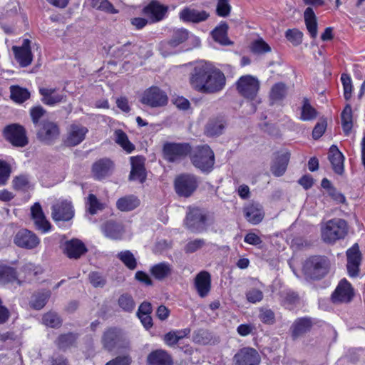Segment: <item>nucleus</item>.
<instances>
[{
    "label": "nucleus",
    "mask_w": 365,
    "mask_h": 365,
    "mask_svg": "<svg viewBox=\"0 0 365 365\" xmlns=\"http://www.w3.org/2000/svg\"><path fill=\"white\" fill-rule=\"evenodd\" d=\"M117 257L130 269L133 270L137 267V261L133 254L129 251H122L117 255Z\"/></svg>",
    "instance_id": "obj_51"
},
{
    "label": "nucleus",
    "mask_w": 365,
    "mask_h": 365,
    "mask_svg": "<svg viewBox=\"0 0 365 365\" xmlns=\"http://www.w3.org/2000/svg\"><path fill=\"white\" fill-rule=\"evenodd\" d=\"M214 222L213 214L207 215L199 208H193L187 214L185 225L192 232H202Z\"/></svg>",
    "instance_id": "obj_6"
},
{
    "label": "nucleus",
    "mask_w": 365,
    "mask_h": 365,
    "mask_svg": "<svg viewBox=\"0 0 365 365\" xmlns=\"http://www.w3.org/2000/svg\"><path fill=\"white\" fill-rule=\"evenodd\" d=\"M228 24L222 21L212 31V36L213 39L222 45H230L232 42L227 37Z\"/></svg>",
    "instance_id": "obj_39"
},
{
    "label": "nucleus",
    "mask_w": 365,
    "mask_h": 365,
    "mask_svg": "<svg viewBox=\"0 0 365 365\" xmlns=\"http://www.w3.org/2000/svg\"><path fill=\"white\" fill-rule=\"evenodd\" d=\"M195 288L201 297L207 295L211 287V277L206 271H202L197 274L195 279Z\"/></svg>",
    "instance_id": "obj_32"
},
{
    "label": "nucleus",
    "mask_w": 365,
    "mask_h": 365,
    "mask_svg": "<svg viewBox=\"0 0 365 365\" xmlns=\"http://www.w3.org/2000/svg\"><path fill=\"white\" fill-rule=\"evenodd\" d=\"M118 304L123 311L128 313L132 312L135 307V302L133 297L128 293L123 294L119 297Z\"/></svg>",
    "instance_id": "obj_50"
},
{
    "label": "nucleus",
    "mask_w": 365,
    "mask_h": 365,
    "mask_svg": "<svg viewBox=\"0 0 365 365\" xmlns=\"http://www.w3.org/2000/svg\"><path fill=\"white\" fill-rule=\"evenodd\" d=\"M173 266L168 262L157 263L150 268V274L158 281H163L172 275Z\"/></svg>",
    "instance_id": "obj_30"
},
{
    "label": "nucleus",
    "mask_w": 365,
    "mask_h": 365,
    "mask_svg": "<svg viewBox=\"0 0 365 365\" xmlns=\"http://www.w3.org/2000/svg\"><path fill=\"white\" fill-rule=\"evenodd\" d=\"M76 339L77 336L75 334L69 332L61 334L55 343L59 349L64 351L71 346L76 341Z\"/></svg>",
    "instance_id": "obj_48"
},
{
    "label": "nucleus",
    "mask_w": 365,
    "mask_h": 365,
    "mask_svg": "<svg viewBox=\"0 0 365 365\" xmlns=\"http://www.w3.org/2000/svg\"><path fill=\"white\" fill-rule=\"evenodd\" d=\"M51 216L54 221H68L74 216L72 204L63 200L58 202L51 207Z\"/></svg>",
    "instance_id": "obj_18"
},
{
    "label": "nucleus",
    "mask_w": 365,
    "mask_h": 365,
    "mask_svg": "<svg viewBox=\"0 0 365 365\" xmlns=\"http://www.w3.org/2000/svg\"><path fill=\"white\" fill-rule=\"evenodd\" d=\"M285 37L294 46H298L302 42L303 33L297 29H288L285 32Z\"/></svg>",
    "instance_id": "obj_56"
},
{
    "label": "nucleus",
    "mask_w": 365,
    "mask_h": 365,
    "mask_svg": "<svg viewBox=\"0 0 365 365\" xmlns=\"http://www.w3.org/2000/svg\"><path fill=\"white\" fill-rule=\"evenodd\" d=\"M132 358L129 354L120 355L109 361L106 365H130Z\"/></svg>",
    "instance_id": "obj_64"
},
{
    "label": "nucleus",
    "mask_w": 365,
    "mask_h": 365,
    "mask_svg": "<svg viewBox=\"0 0 365 365\" xmlns=\"http://www.w3.org/2000/svg\"><path fill=\"white\" fill-rule=\"evenodd\" d=\"M348 232V225L346 220L341 218H334L329 220L322 229V240L327 243H334L343 239Z\"/></svg>",
    "instance_id": "obj_4"
},
{
    "label": "nucleus",
    "mask_w": 365,
    "mask_h": 365,
    "mask_svg": "<svg viewBox=\"0 0 365 365\" xmlns=\"http://www.w3.org/2000/svg\"><path fill=\"white\" fill-rule=\"evenodd\" d=\"M46 112V110L41 106H34L30 109L31 120L36 128L41 123L40 119L45 115Z\"/></svg>",
    "instance_id": "obj_58"
},
{
    "label": "nucleus",
    "mask_w": 365,
    "mask_h": 365,
    "mask_svg": "<svg viewBox=\"0 0 365 365\" xmlns=\"http://www.w3.org/2000/svg\"><path fill=\"white\" fill-rule=\"evenodd\" d=\"M287 95V86L282 82L274 84L269 93L271 104L282 101Z\"/></svg>",
    "instance_id": "obj_38"
},
{
    "label": "nucleus",
    "mask_w": 365,
    "mask_h": 365,
    "mask_svg": "<svg viewBox=\"0 0 365 365\" xmlns=\"http://www.w3.org/2000/svg\"><path fill=\"white\" fill-rule=\"evenodd\" d=\"M205 242L203 239H195L194 240L188 242L184 247V251L185 253H193L200 249Z\"/></svg>",
    "instance_id": "obj_63"
},
{
    "label": "nucleus",
    "mask_w": 365,
    "mask_h": 365,
    "mask_svg": "<svg viewBox=\"0 0 365 365\" xmlns=\"http://www.w3.org/2000/svg\"><path fill=\"white\" fill-rule=\"evenodd\" d=\"M31 214L36 228L45 233L50 230L51 224L46 220L39 202H35L31 207Z\"/></svg>",
    "instance_id": "obj_25"
},
{
    "label": "nucleus",
    "mask_w": 365,
    "mask_h": 365,
    "mask_svg": "<svg viewBox=\"0 0 365 365\" xmlns=\"http://www.w3.org/2000/svg\"><path fill=\"white\" fill-rule=\"evenodd\" d=\"M251 50L255 53H264L271 51V48L262 38H259L252 43Z\"/></svg>",
    "instance_id": "obj_61"
},
{
    "label": "nucleus",
    "mask_w": 365,
    "mask_h": 365,
    "mask_svg": "<svg viewBox=\"0 0 365 365\" xmlns=\"http://www.w3.org/2000/svg\"><path fill=\"white\" fill-rule=\"evenodd\" d=\"M14 243L19 247L33 250L39 245L40 240L33 232L27 229H21L15 235Z\"/></svg>",
    "instance_id": "obj_15"
},
{
    "label": "nucleus",
    "mask_w": 365,
    "mask_h": 365,
    "mask_svg": "<svg viewBox=\"0 0 365 365\" xmlns=\"http://www.w3.org/2000/svg\"><path fill=\"white\" fill-rule=\"evenodd\" d=\"M231 5L230 0H217L216 6V14L220 17H227L230 14Z\"/></svg>",
    "instance_id": "obj_57"
},
{
    "label": "nucleus",
    "mask_w": 365,
    "mask_h": 365,
    "mask_svg": "<svg viewBox=\"0 0 365 365\" xmlns=\"http://www.w3.org/2000/svg\"><path fill=\"white\" fill-rule=\"evenodd\" d=\"M341 81L344 88V97L346 101H349L351 97L353 85L350 76L347 73H342Z\"/></svg>",
    "instance_id": "obj_54"
},
{
    "label": "nucleus",
    "mask_w": 365,
    "mask_h": 365,
    "mask_svg": "<svg viewBox=\"0 0 365 365\" xmlns=\"http://www.w3.org/2000/svg\"><path fill=\"white\" fill-rule=\"evenodd\" d=\"M189 83L195 91L204 94H215L225 88L226 78L220 69L210 63L202 61L192 69Z\"/></svg>",
    "instance_id": "obj_1"
},
{
    "label": "nucleus",
    "mask_w": 365,
    "mask_h": 365,
    "mask_svg": "<svg viewBox=\"0 0 365 365\" xmlns=\"http://www.w3.org/2000/svg\"><path fill=\"white\" fill-rule=\"evenodd\" d=\"M140 205L139 199L134 195H128L118 199L116 202L117 208L123 212L131 211Z\"/></svg>",
    "instance_id": "obj_40"
},
{
    "label": "nucleus",
    "mask_w": 365,
    "mask_h": 365,
    "mask_svg": "<svg viewBox=\"0 0 365 365\" xmlns=\"http://www.w3.org/2000/svg\"><path fill=\"white\" fill-rule=\"evenodd\" d=\"M113 170V162L107 158L96 161L92 165V173L93 178L97 180H102L110 176Z\"/></svg>",
    "instance_id": "obj_21"
},
{
    "label": "nucleus",
    "mask_w": 365,
    "mask_h": 365,
    "mask_svg": "<svg viewBox=\"0 0 365 365\" xmlns=\"http://www.w3.org/2000/svg\"><path fill=\"white\" fill-rule=\"evenodd\" d=\"M103 234L110 239H120L124 233V227L122 223L114 220H108L101 227Z\"/></svg>",
    "instance_id": "obj_31"
},
{
    "label": "nucleus",
    "mask_w": 365,
    "mask_h": 365,
    "mask_svg": "<svg viewBox=\"0 0 365 365\" xmlns=\"http://www.w3.org/2000/svg\"><path fill=\"white\" fill-rule=\"evenodd\" d=\"M247 220L252 225L259 224L264 218V213L259 204H251L244 210Z\"/></svg>",
    "instance_id": "obj_35"
},
{
    "label": "nucleus",
    "mask_w": 365,
    "mask_h": 365,
    "mask_svg": "<svg viewBox=\"0 0 365 365\" xmlns=\"http://www.w3.org/2000/svg\"><path fill=\"white\" fill-rule=\"evenodd\" d=\"M328 158L335 173L342 175L344 172V156L337 146L332 145L329 150Z\"/></svg>",
    "instance_id": "obj_27"
},
{
    "label": "nucleus",
    "mask_w": 365,
    "mask_h": 365,
    "mask_svg": "<svg viewBox=\"0 0 365 365\" xmlns=\"http://www.w3.org/2000/svg\"><path fill=\"white\" fill-rule=\"evenodd\" d=\"M88 132L86 127L83 125L72 124L68 133L65 143L68 146H76L80 144L86 138Z\"/></svg>",
    "instance_id": "obj_26"
},
{
    "label": "nucleus",
    "mask_w": 365,
    "mask_h": 365,
    "mask_svg": "<svg viewBox=\"0 0 365 365\" xmlns=\"http://www.w3.org/2000/svg\"><path fill=\"white\" fill-rule=\"evenodd\" d=\"M346 257V268L349 275L351 277H355L359 274V266L361 262V254L358 244H354L347 250Z\"/></svg>",
    "instance_id": "obj_20"
},
{
    "label": "nucleus",
    "mask_w": 365,
    "mask_h": 365,
    "mask_svg": "<svg viewBox=\"0 0 365 365\" xmlns=\"http://www.w3.org/2000/svg\"><path fill=\"white\" fill-rule=\"evenodd\" d=\"M50 296L51 292L49 290L42 291L34 294L31 301V307L36 310L42 309L46 305Z\"/></svg>",
    "instance_id": "obj_47"
},
{
    "label": "nucleus",
    "mask_w": 365,
    "mask_h": 365,
    "mask_svg": "<svg viewBox=\"0 0 365 365\" xmlns=\"http://www.w3.org/2000/svg\"><path fill=\"white\" fill-rule=\"evenodd\" d=\"M282 304L287 309L292 310L299 304V297L295 292L289 290L281 294Z\"/></svg>",
    "instance_id": "obj_46"
},
{
    "label": "nucleus",
    "mask_w": 365,
    "mask_h": 365,
    "mask_svg": "<svg viewBox=\"0 0 365 365\" xmlns=\"http://www.w3.org/2000/svg\"><path fill=\"white\" fill-rule=\"evenodd\" d=\"M13 187L16 190L26 192L31 187L29 177L27 175H19L14 178Z\"/></svg>",
    "instance_id": "obj_52"
},
{
    "label": "nucleus",
    "mask_w": 365,
    "mask_h": 365,
    "mask_svg": "<svg viewBox=\"0 0 365 365\" xmlns=\"http://www.w3.org/2000/svg\"><path fill=\"white\" fill-rule=\"evenodd\" d=\"M190 333V329L172 330L166 333L163 336V341L166 345L170 347L175 346L181 339L188 336Z\"/></svg>",
    "instance_id": "obj_37"
},
{
    "label": "nucleus",
    "mask_w": 365,
    "mask_h": 365,
    "mask_svg": "<svg viewBox=\"0 0 365 365\" xmlns=\"http://www.w3.org/2000/svg\"><path fill=\"white\" fill-rule=\"evenodd\" d=\"M312 327L310 319L307 317L299 318L294 321L292 325V336L294 339L302 336L309 331Z\"/></svg>",
    "instance_id": "obj_36"
},
{
    "label": "nucleus",
    "mask_w": 365,
    "mask_h": 365,
    "mask_svg": "<svg viewBox=\"0 0 365 365\" xmlns=\"http://www.w3.org/2000/svg\"><path fill=\"white\" fill-rule=\"evenodd\" d=\"M239 93L243 97L253 100L259 89L258 79L251 75L241 76L236 83Z\"/></svg>",
    "instance_id": "obj_12"
},
{
    "label": "nucleus",
    "mask_w": 365,
    "mask_h": 365,
    "mask_svg": "<svg viewBox=\"0 0 365 365\" xmlns=\"http://www.w3.org/2000/svg\"><path fill=\"white\" fill-rule=\"evenodd\" d=\"M103 348L108 352L129 351L130 340L126 334L120 328L109 327L101 337Z\"/></svg>",
    "instance_id": "obj_2"
},
{
    "label": "nucleus",
    "mask_w": 365,
    "mask_h": 365,
    "mask_svg": "<svg viewBox=\"0 0 365 365\" xmlns=\"http://www.w3.org/2000/svg\"><path fill=\"white\" fill-rule=\"evenodd\" d=\"M56 88H40L39 93L42 96L41 101L48 106H54L61 102H65L66 96L56 94Z\"/></svg>",
    "instance_id": "obj_34"
},
{
    "label": "nucleus",
    "mask_w": 365,
    "mask_h": 365,
    "mask_svg": "<svg viewBox=\"0 0 365 365\" xmlns=\"http://www.w3.org/2000/svg\"><path fill=\"white\" fill-rule=\"evenodd\" d=\"M259 318L260 321L266 324H273L275 323L274 312L268 308L262 307L259 309Z\"/></svg>",
    "instance_id": "obj_55"
},
{
    "label": "nucleus",
    "mask_w": 365,
    "mask_h": 365,
    "mask_svg": "<svg viewBox=\"0 0 365 365\" xmlns=\"http://www.w3.org/2000/svg\"><path fill=\"white\" fill-rule=\"evenodd\" d=\"M190 159L193 165L202 173H209L213 169L215 154L207 145L197 147Z\"/></svg>",
    "instance_id": "obj_5"
},
{
    "label": "nucleus",
    "mask_w": 365,
    "mask_h": 365,
    "mask_svg": "<svg viewBox=\"0 0 365 365\" xmlns=\"http://www.w3.org/2000/svg\"><path fill=\"white\" fill-rule=\"evenodd\" d=\"M290 158V153L284 152L278 154L273 160L270 170L272 173L277 177L284 175L285 173Z\"/></svg>",
    "instance_id": "obj_29"
},
{
    "label": "nucleus",
    "mask_w": 365,
    "mask_h": 365,
    "mask_svg": "<svg viewBox=\"0 0 365 365\" xmlns=\"http://www.w3.org/2000/svg\"><path fill=\"white\" fill-rule=\"evenodd\" d=\"M210 14L205 10L185 7L180 12V19L184 22L199 24L205 21Z\"/></svg>",
    "instance_id": "obj_24"
},
{
    "label": "nucleus",
    "mask_w": 365,
    "mask_h": 365,
    "mask_svg": "<svg viewBox=\"0 0 365 365\" xmlns=\"http://www.w3.org/2000/svg\"><path fill=\"white\" fill-rule=\"evenodd\" d=\"M168 98L165 92L157 86L146 89L141 98L140 102L151 108L162 107L167 105Z\"/></svg>",
    "instance_id": "obj_13"
},
{
    "label": "nucleus",
    "mask_w": 365,
    "mask_h": 365,
    "mask_svg": "<svg viewBox=\"0 0 365 365\" xmlns=\"http://www.w3.org/2000/svg\"><path fill=\"white\" fill-rule=\"evenodd\" d=\"M167 11V6H165L155 1H151L143 9L144 14L149 17L153 22H157L162 20Z\"/></svg>",
    "instance_id": "obj_28"
},
{
    "label": "nucleus",
    "mask_w": 365,
    "mask_h": 365,
    "mask_svg": "<svg viewBox=\"0 0 365 365\" xmlns=\"http://www.w3.org/2000/svg\"><path fill=\"white\" fill-rule=\"evenodd\" d=\"M148 365H173L171 356L165 350L157 349L151 351L147 357Z\"/></svg>",
    "instance_id": "obj_33"
},
{
    "label": "nucleus",
    "mask_w": 365,
    "mask_h": 365,
    "mask_svg": "<svg viewBox=\"0 0 365 365\" xmlns=\"http://www.w3.org/2000/svg\"><path fill=\"white\" fill-rule=\"evenodd\" d=\"M189 36V32L185 29L174 30L169 40L160 41L158 50L163 56H168L176 53L175 48L185 42Z\"/></svg>",
    "instance_id": "obj_10"
},
{
    "label": "nucleus",
    "mask_w": 365,
    "mask_h": 365,
    "mask_svg": "<svg viewBox=\"0 0 365 365\" xmlns=\"http://www.w3.org/2000/svg\"><path fill=\"white\" fill-rule=\"evenodd\" d=\"M42 321L43 324L51 328H57L61 326L62 321L58 315L55 312H47L43 316Z\"/></svg>",
    "instance_id": "obj_53"
},
{
    "label": "nucleus",
    "mask_w": 365,
    "mask_h": 365,
    "mask_svg": "<svg viewBox=\"0 0 365 365\" xmlns=\"http://www.w3.org/2000/svg\"><path fill=\"white\" fill-rule=\"evenodd\" d=\"M227 126L224 115H217L209 118L205 127V134L208 137H217L222 135Z\"/></svg>",
    "instance_id": "obj_19"
},
{
    "label": "nucleus",
    "mask_w": 365,
    "mask_h": 365,
    "mask_svg": "<svg viewBox=\"0 0 365 365\" xmlns=\"http://www.w3.org/2000/svg\"><path fill=\"white\" fill-rule=\"evenodd\" d=\"M131 170L129 175L130 180H138L143 183L147 178V173L145 168V158L142 156L130 158Z\"/></svg>",
    "instance_id": "obj_23"
},
{
    "label": "nucleus",
    "mask_w": 365,
    "mask_h": 365,
    "mask_svg": "<svg viewBox=\"0 0 365 365\" xmlns=\"http://www.w3.org/2000/svg\"><path fill=\"white\" fill-rule=\"evenodd\" d=\"M3 136L14 147L24 148L29 144L25 128L18 123L6 125L3 130Z\"/></svg>",
    "instance_id": "obj_9"
},
{
    "label": "nucleus",
    "mask_w": 365,
    "mask_h": 365,
    "mask_svg": "<svg viewBox=\"0 0 365 365\" xmlns=\"http://www.w3.org/2000/svg\"><path fill=\"white\" fill-rule=\"evenodd\" d=\"M354 295L351 284L346 279H341L331 294L332 301L336 302H349Z\"/></svg>",
    "instance_id": "obj_22"
},
{
    "label": "nucleus",
    "mask_w": 365,
    "mask_h": 365,
    "mask_svg": "<svg viewBox=\"0 0 365 365\" xmlns=\"http://www.w3.org/2000/svg\"><path fill=\"white\" fill-rule=\"evenodd\" d=\"M61 248L69 259H77L84 255L88 249L85 244L79 239L73 238L61 243Z\"/></svg>",
    "instance_id": "obj_16"
},
{
    "label": "nucleus",
    "mask_w": 365,
    "mask_h": 365,
    "mask_svg": "<svg viewBox=\"0 0 365 365\" xmlns=\"http://www.w3.org/2000/svg\"><path fill=\"white\" fill-rule=\"evenodd\" d=\"M261 356L254 348L247 346L237 351L232 358V365H259Z\"/></svg>",
    "instance_id": "obj_14"
},
{
    "label": "nucleus",
    "mask_w": 365,
    "mask_h": 365,
    "mask_svg": "<svg viewBox=\"0 0 365 365\" xmlns=\"http://www.w3.org/2000/svg\"><path fill=\"white\" fill-rule=\"evenodd\" d=\"M199 182V178L193 174H180L174 180L175 191L180 197H189L196 191Z\"/></svg>",
    "instance_id": "obj_7"
},
{
    "label": "nucleus",
    "mask_w": 365,
    "mask_h": 365,
    "mask_svg": "<svg viewBox=\"0 0 365 365\" xmlns=\"http://www.w3.org/2000/svg\"><path fill=\"white\" fill-rule=\"evenodd\" d=\"M318 112L312 106L309 101L307 98H304L303 104L301 108L300 119L303 121H309L315 119L317 117Z\"/></svg>",
    "instance_id": "obj_45"
},
{
    "label": "nucleus",
    "mask_w": 365,
    "mask_h": 365,
    "mask_svg": "<svg viewBox=\"0 0 365 365\" xmlns=\"http://www.w3.org/2000/svg\"><path fill=\"white\" fill-rule=\"evenodd\" d=\"M36 128L37 140L44 145H53L59 138L60 128L55 122L43 120Z\"/></svg>",
    "instance_id": "obj_8"
},
{
    "label": "nucleus",
    "mask_w": 365,
    "mask_h": 365,
    "mask_svg": "<svg viewBox=\"0 0 365 365\" xmlns=\"http://www.w3.org/2000/svg\"><path fill=\"white\" fill-rule=\"evenodd\" d=\"M353 113L350 104H346L341 113V127L345 135H349L353 127Z\"/></svg>",
    "instance_id": "obj_42"
},
{
    "label": "nucleus",
    "mask_w": 365,
    "mask_h": 365,
    "mask_svg": "<svg viewBox=\"0 0 365 365\" xmlns=\"http://www.w3.org/2000/svg\"><path fill=\"white\" fill-rule=\"evenodd\" d=\"M245 295L247 300L252 304L261 302L264 297L263 292L256 288L249 289L247 291Z\"/></svg>",
    "instance_id": "obj_62"
},
{
    "label": "nucleus",
    "mask_w": 365,
    "mask_h": 365,
    "mask_svg": "<svg viewBox=\"0 0 365 365\" xmlns=\"http://www.w3.org/2000/svg\"><path fill=\"white\" fill-rule=\"evenodd\" d=\"M11 167L4 160H0V186L5 185L11 174Z\"/></svg>",
    "instance_id": "obj_60"
},
{
    "label": "nucleus",
    "mask_w": 365,
    "mask_h": 365,
    "mask_svg": "<svg viewBox=\"0 0 365 365\" xmlns=\"http://www.w3.org/2000/svg\"><path fill=\"white\" fill-rule=\"evenodd\" d=\"M12 51L16 61L21 67L25 68L31 64L33 53L31 52V41L29 39H24L21 46H12Z\"/></svg>",
    "instance_id": "obj_17"
},
{
    "label": "nucleus",
    "mask_w": 365,
    "mask_h": 365,
    "mask_svg": "<svg viewBox=\"0 0 365 365\" xmlns=\"http://www.w3.org/2000/svg\"><path fill=\"white\" fill-rule=\"evenodd\" d=\"M330 262L325 256L314 255L306 259L303 265L304 274L311 279L319 280L329 272Z\"/></svg>",
    "instance_id": "obj_3"
},
{
    "label": "nucleus",
    "mask_w": 365,
    "mask_h": 365,
    "mask_svg": "<svg viewBox=\"0 0 365 365\" xmlns=\"http://www.w3.org/2000/svg\"><path fill=\"white\" fill-rule=\"evenodd\" d=\"M88 212L91 215H95L98 210L103 209V205L101 203L93 194H89L88 196Z\"/></svg>",
    "instance_id": "obj_59"
},
{
    "label": "nucleus",
    "mask_w": 365,
    "mask_h": 365,
    "mask_svg": "<svg viewBox=\"0 0 365 365\" xmlns=\"http://www.w3.org/2000/svg\"><path fill=\"white\" fill-rule=\"evenodd\" d=\"M191 150V146L186 143H166L163 148L164 158L170 163L180 161L187 157Z\"/></svg>",
    "instance_id": "obj_11"
},
{
    "label": "nucleus",
    "mask_w": 365,
    "mask_h": 365,
    "mask_svg": "<svg viewBox=\"0 0 365 365\" xmlns=\"http://www.w3.org/2000/svg\"><path fill=\"white\" fill-rule=\"evenodd\" d=\"M304 21L308 31L312 38H314L317 35V22L314 10L307 7L304 13Z\"/></svg>",
    "instance_id": "obj_41"
},
{
    "label": "nucleus",
    "mask_w": 365,
    "mask_h": 365,
    "mask_svg": "<svg viewBox=\"0 0 365 365\" xmlns=\"http://www.w3.org/2000/svg\"><path fill=\"white\" fill-rule=\"evenodd\" d=\"M10 96L14 101L21 103L30 98V93L26 88L13 86L11 87Z\"/></svg>",
    "instance_id": "obj_49"
},
{
    "label": "nucleus",
    "mask_w": 365,
    "mask_h": 365,
    "mask_svg": "<svg viewBox=\"0 0 365 365\" xmlns=\"http://www.w3.org/2000/svg\"><path fill=\"white\" fill-rule=\"evenodd\" d=\"M114 136L115 142L127 153H130L135 150L134 145L129 140L127 134L121 129L115 130Z\"/></svg>",
    "instance_id": "obj_44"
},
{
    "label": "nucleus",
    "mask_w": 365,
    "mask_h": 365,
    "mask_svg": "<svg viewBox=\"0 0 365 365\" xmlns=\"http://www.w3.org/2000/svg\"><path fill=\"white\" fill-rule=\"evenodd\" d=\"M15 281L20 284L16 269L6 265H0V284H5Z\"/></svg>",
    "instance_id": "obj_43"
}]
</instances>
